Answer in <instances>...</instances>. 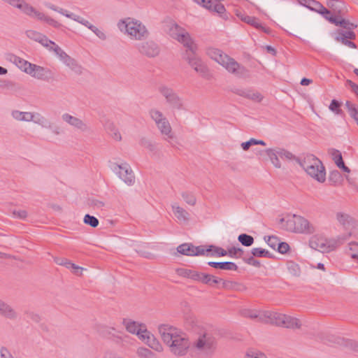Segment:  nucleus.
Returning <instances> with one entry per match:
<instances>
[{
	"label": "nucleus",
	"mask_w": 358,
	"mask_h": 358,
	"mask_svg": "<svg viewBox=\"0 0 358 358\" xmlns=\"http://www.w3.org/2000/svg\"><path fill=\"white\" fill-rule=\"evenodd\" d=\"M264 314V311H259L257 310L246 309L243 311V315L245 317L250 319H256L257 321L262 322V315Z\"/></svg>",
	"instance_id": "ea45409f"
},
{
	"label": "nucleus",
	"mask_w": 358,
	"mask_h": 358,
	"mask_svg": "<svg viewBox=\"0 0 358 358\" xmlns=\"http://www.w3.org/2000/svg\"><path fill=\"white\" fill-rule=\"evenodd\" d=\"M356 38L355 33L352 30L341 31L338 32V35L336 37L338 41H343L345 40H354Z\"/></svg>",
	"instance_id": "a18cd8bd"
},
{
	"label": "nucleus",
	"mask_w": 358,
	"mask_h": 358,
	"mask_svg": "<svg viewBox=\"0 0 358 358\" xmlns=\"http://www.w3.org/2000/svg\"><path fill=\"white\" fill-rule=\"evenodd\" d=\"M45 6L47 8H48L54 11H57V12L59 13L60 14L66 16V17L71 18L73 20H75L77 17V15L72 13H69L63 8H59L50 3H45Z\"/></svg>",
	"instance_id": "a19ab883"
},
{
	"label": "nucleus",
	"mask_w": 358,
	"mask_h": 358,
	"mask_svg": "<svg viewBox=\"0 0 358 358\" xmlns=\"http://www.w3.org/2000/svg\"><path fill=\"white\" fill-rule=\"evenodd\" d=\"M306 172L320 182H324L325 181V169L322 162L321 164H315L313 166L306 171Z\"/></svg>",
	"instance_id": "a211bd4d"
},
{
	"label": "nucleus",
	"mask_w": 358,
	"mask_h": 358,
	"mask_svg": "<svg viewBox=\"0 0 358 358\" xmlns=\"http://www.w3.org/2000/svg\"><path fill=\"white\" fill-rule=\"evenodd\" d=\"M283 318H286V315L265 310L262 317V322L282 327Z\"/></svg>",
	"instance_id": "dca6fc26"
},
{
	"label": "nucleus",
	"mask_w": 358,
	"mask_h": 358,
	"mask_svg": "<svg viewBox=\"0 0 358 358\" xmlns=\"http://www.w3.org/2000/svg\"><path fill=\"white\" fill-rule=\"evenodd\" d=\"M345 106L347 108L350 117H352L358 112V106H356L355 104L352 103L350 101H347Z\"/></svg>",
	"instance_id": "6e6d98bb"
},
{
	"label": "nucleus",
	"mask_w": 358,
	"mask_h": 358,
	"mask_svg": "<svg viewBox=\"0 0 358 358\" xmlns=\"http://www.w3.org/2000/svg\"><path fill=\"white\" fill-rule=\"evenodd\" d=\"M0 315L10 320H16L18 313L10 305L0 299Z\"/></svg>",
	"instance_id": "6ab92c4d"
},
{
	"label": "nucleus",
	"mask_w": 358,
	"mask_h": 358,
	"mask_svg": "<svg viewBox=\"0 0 358 358\" xmlns=\"http://www.w3.org/2000/svg\"><path fill=\"white\" fill-rule=\"evenodd\" d=\"M308 8L320 14L329 13V10L326 8L320 2L315 0L310 1V4L308 6Z\"/></svg>",
	"instance_id": "4c0bfd02"
},
{
	"label": "nucleus",
	"mask_w": 358,
	"mask_h": 358,
	"mask_svg": "<svg viewBox=\"0 0 358 358\" xmlns=\"http://www.w3.org/2000/svg\"><path fill=\"white\" fill-rule=\"evenodd\" d=\"M177 251L186 256L205 255L204 245L194 246L192 243H182L177 247Z\"/></svg>",
	"instance_id": "4468645a"
},
{
	"label": "nucleus",
	"mask_w": 358,
	"mask_h": 358,
	"mask_svg": "<svg viewBox=\"0 0 358 358\" xmlns=\"http://www.w3.org/2000/svg\"><path fill=\"white\" fill-rule=\"evenodd\" d=\"M234 92L238 96L247 98L255 102H261L263 99V96L261 93L251 89H236Z\"/></svg>",
	"instance_id": "412c9836"
},
{
	"label": "nucleus",
	"mask_w": 358,
	"mask_h": 358,
	"mask_svg": "<svg viewBox=\"0 0 358 358\" xmlns=\"http://www.w3.org/2000/svg\"><path fill=\"white\" fill-rule=\"evenodd\" d=\"M238 241L246 247L251 246L254 243V238L247 234H241L238 236Z\"/></svg>",
	"instance_id": "49530a36"
},
{
	"label": "nucleus",
	"mask_w": 358,
	"mask_h": 358,
	"mask_svg": "<svg viewBox=\"0 0 358 358\" xmlns=\"http://www.w3.org/2000/svg\"><path fill=\"white\" fill-rule=\"evenodd\" d=\"M208 265L210 266L221 270H227V271H237L238 266L231 262H208Z\"/></svg>",
	"instance_id": "cd10ccee"
},
{
	"label": "nucleus",
	"mask_w": 358,
	"mask_h": 358,
	"mask_svg": "<svg viewBox=\"0 0 358 358\" xmlns=\"http://www.w3.org/2000/svg\"><path fill=\"white\" fill-rule=\"evenodd\" d=\"M83 222L85 224H87L93 228L96 227L99 225V220L90 214H86L84 217Z\"/></svg>",
	"instance_id": "3c124183"
},
{
	"label": "nucleus",
	"mask_w": 358,
	"mask_h": 358,
	"mask_svg": "<svg viewBox=\"0 0 358 358\" xmlns=\"http://www.w3.org/2000/svg\"><path fill=\"white\" fill-rule=\"evenodd\" d=\"M158 92L165 99L166 103L171 108L178 110L183 108L182 99L173 88L166 85H161L158 87Z\"/></svg>",
	"instance_id": "0eeeda50"
},
{
	"label": "nucleus",
	"mask_w": 358,
	"mask_h": 358,
	"mask_svg": "<svg viewBox=\"0 0 358 358\" xmlns=\"http://www.w3.org/2000/svg\"><path fill=\"white\" fill-rule=\"evenodd\" d=\"M195 348L206 356H211L215 352L217 342L213 336L204 334L199 337L194 343Z\"/></svg>",
	"instance_id": "1a4fd4ad"
},
{
	"label": "nucleus",
	"mask_w": 358,
	"mask_h": 358,
	"mask_svg": "<svg viewBox=\"0 0 358 358\" xmlns=\"http://www.w3.org/2000/svg\"><path fill=\"white\" fill-rule=\"evenodd\" d=\"M55 262L61 266H64L65 267L70 268L71 266H74V264L71 262L69 260H68L66 258H59L56 257L55 258Z\"/></svg>",
	"instance_id": "13d9d810"
},
{
	"label": "nucleus",
	"mask_w": 358,
	"mask_h": 358,
	"mask_svg": "<svg viewBox=\"0 0 358 358\" xmlns=\"http://www.w3.org/2000/svg\"><path fill=\"white\" fill-rule=\"evenodd\" d=\"M299 320L286 315V318H283L282 327L292 329H299L301 327Z\"/></svg>",
	"instance_id": "f704fd0d"
},
{
	"label": "nucleus",
	"mask_w": 358,
	"mask_h": 358,
	"mask_svg": "<svg viewBox=\"0 0 358 358\" xmlns=\"http://www.w3.org/2000/svg\"><path fill=\"white\" fill-rule=\"evenodd\" d=\"M287 268L289 273L294 277H299L301 275V268L299 266L292 261L287 262Z\"/></svg>",
	"instance_id": "37998d69"
},
{
	"label": "nucleus",
	"mask_w": 358,
	"mask_h": 358,
	"mask_svg": "<svg viewBox=\"0 0 358 358\" xmlns=\"http://www.w3.org/2000/svg\"><path fill=\"white\" fill-rule=\"evenodd\" d=\"M31 121L34 122L35 124L41 125L42 127L52 129V124L44 116L38 113H33Z\"/></svg>",
	"instance_id": "2f4dec72"
},
{
	"label": "nucleus",
	"mask_w": 358,
	"mask_h": 358,
	"mask_svg": "<svg viewBox=\"0 0 358 358\" xmlns=\"http://www.w3.org/2000/svg\"><path fill=\"white\" fill-rule=\"evenodd\" d=\"M13 7L19 9L24 15L30 17L36 18L38 20L45 22L55 28L62 27V24L59 22L37 10L24 0H19L18 3H16Z\"/></svg>",
	"instance_id": "20e7f679"
},
{
	"label": "nucleus",
	"mask_w": 358,
	"mask_h": 358,
	"mask_svg": "<svg viewBox=\"0 0 358 358\" xmlns=\"http://www.w3.org/2000/svg\"><path fill=\"white\" fill-rule=\"evenodd\" d=\"M98 331L102 336L111 339L116 343H122L127 338V336L116 335L115 334L116 329L111 327L100 326L99 327Z\"/></svg>",
	"instance_id": "f3484780"
},
{
	"label": "nucleus",
	"mask_w": 358,
	"mask_h": 358,
	"mask_svg": "<svg viewBox=\"0 0 358 358\" xmlns=\"http://www.w3.org/2000/svg\"><path fill=\"white\" fill-rule=\"evenodd\" d=\"M122 324L128 332L136 334L140 339L145 342L150 348L156 350L161 348L159 343L154 338V336L147 330L144 324H140L129 319H124Z\"/></svg>",
	"instance_id": "7ed1b4c3"
},
{
	"label": "nucleus",
	"mask_w": 358,
	"mask_h": 358,
	"mask_svg": "<svg viewBox=\"0 0 358 358\" xmlns=\"http://www.w3.org/2000/svg\"><path fill=\"white\" fill-rule=\"evenodd\" d=\"M329 153L331 155L332 159L334 161L335 164L343 159L341 152L338 150L331 148L329 150Z\"/></svg>",
	"instance_id": "e2e57ef3"
},
{
	"label": "nucleus",
	"mask_w": 358,
	"mask_h": 358,
	"mask_svg": "<svg viewBox=\"0 0 358 358\" xmlns=\"http://www.w3.org/2000/svg\"><path fill=\"white\" fill-rule=\"evenodd\" d=\"M171 208L176 217L180 222H187L189 220V213L183 208L180 207L177 203L171 204Z\"/></svg>",
	"instance_id": "b1692460"
},
{
	"label": "nucleus",
	"mask_w": 358,
	"mask_h": 358,
	"mask_svg": "<svg viewBox=\"0 0 358 358\" xmlns=\"http://www.w3.org/2000/svg\"><path fill=\"white\" fill-rule=\"evenodd\" d=\"M7 59L13 63L15 64L16 66H17L21 70L24 71V72L25 70L29 69L30 66L32 65L31 63L13 54H9L7 57Z\"/></svg>",
	"instance_id": "c85d7f7f"
},
{
	"label": "nucleus",
	"mask_w": 358,
	"mask_h": 358,
	"mask_svg": "<svg viewBox=\"0 0 358 358\" xmlns=\"http://www.w3.org/2000/svg\"><path fill=\"white\" fill-rule=\"evenodd\" d=\"M192 269H187L184 268H178L176 269V273L181 277L190 278V275L192 273Z\"/></svg>",
	"instance_id": "052dcab7"
},
{
	"label": "nucleus",
	"mask_w": 358,
	"mask_h": 358,
	"mask_svg": "<svg viewBox=\"0 0 358 358\" xmlns=\"http://www.w3.org/2000/svg\"><path fill=\"white\" fill-rule=\"evenodd\" d=\"M25 34L29 38L38 42L42 45H47L46 43H51L45 35L35 30H27L26 31Z\"/></svg>",
	"instance_id": "a878e982"
},
{
	"label": "nucleus",
	"mask_w": 358,
	"mask_h": 358,
	"mask_svg": "<svg viewBox=\"0 0 358 358\" xmlns=\"http://www.w3.org/2000/svg\"><path fill=\"white\" fill-rule=\"evenodd\" d=\"M107 130L110 133V136L116 141H120L122 139V136L120 133L115 129V127L113 124H109L107 126Z\"/></svg>",
	"instance_id": "864d4df0"
},
{
	"label": "nucleus",
	"mask_w": 358,
	"mask_h": 358,
	"mask_svg": "<svg viewBox=\"0 0 358 358\" xmlns=\"http://www.w3.org/2000/svg\"><path fill=\"white\" fill-rule=\"evenodd\" d=\"M181 196L184 201L190 206H194L196 203V198L192 192H183L181 194Z\"/></svg>",
	"instance_id": "8fccbe9b"
},
{
	"label": "nucleus",
	"mask_w": 358,
	"mask_h": 358,
	"mask_svg": "<svg viewBox=\"0 0 358 358\" xmlns=\"http://www.w3.org/2000/svg\"><path fill=\"white\" fill-rule=\"evenodd\" d=\"M341 103L336 99H333L329 105V109L336 114H341L342 110L340 109Z\"/></svg>",
	"instance_id": "4d7b16f0"
},
{
	"label": "nucleus",
	"mask_w": 358,
	"mask_h": 358,
	"mask_svg": "<svg viewBox=\"0 0 358 358\" xmlns=\"http://www.w3.org/2000/svg\"><path fill=\"white\" fill-rule=\"evenodd\" d=\"M74 21L78 22L80 23L81 24L85 26L88 29H90L100 39H101V40H106V34L102 31L99 29L95 26L92 25L89 21H87V20L84 19L83 17H80L79 15H77V17H76V20Z\"/></svg>",
	"instance_id": "393cba45"
},
{
	"label": "nucleus",
	"mask_w": 358,
	"mask_h": 358,
	"mask_svg": "<svg viewBox=\"0 0 358 358\" xmlns=\"http://www.w3.org/2000/svg\"><path fill=\"white\" fill-rule=\"evenodd\" d=\"M309 244L310 248L322 252H328L331 250L330 246L328 245L323 239L313 238L310 241Z\"/></svg>",
	"instance_id": "bb28decb"
},
{
	"label": "nucleus",
	"mask_w": 358,
	"mask_h": 358,
	"mask_svg": "<svg viewBox=\"0 0 358 358\" xmlns=\"http://www.w3.org/2000/svg\"><path fill=\"white\" fill-rule=\"evenodd\" d=\"M158 330L163 342L169 347L173 355L177 357L187 355L190 347V341L185 333L168 324H160Z\"/></svg>",
	"instance_id": "f257e3e1"
},
{
	"label": "nucleus",
	"mask_w": 358,
	"mask_h": 358,
	"mask_svg": "<svg viewBox=\"0 0 358 358\" xmlns=\"http://www.w3.org/2000/svg\"><path fill=\"white\" fill-rule=\"evenodd\" d=\"M151 119L155 122L156 126L167 119L162 111L157 108H152L149 110Z\"/></svg>",
	"instance_id": "c9c22d12"
},
{
	"label": "nucleus",
	"mask_w": 358,
	"mask_h": 358,
	"mask_svg": "<svg viewBox=\"0 0 358 358\" xmlns=\"http://www.w3.org/2000/svg\"><path fill=\"white\" fill-rule=\"evenodd\" d=\"M251 253L254 257H272L271 254L266 250L261 248H255L251 250Z\"/></svg>",
	"instance_id": "09e8293b"
},
{
	"label": "nucleus",
	"mask_w": 358,
	"mask_h": 358,
	"mask_svg": "<svg viewBox=\"0 0 358 358\" xmlns=\"http://www.w3.org/2000/svg\"><path fill=\"white\" fill-rule=\"evenodd\" d=\"M243 253V250L240 248L231 247L227 250V255L231 257H237L238 254H239L238 256H241V255Z\"/></svg>",
	"instance_id": "680f3d73"
},
{
	"label": "nucleus",
	"mask_w": 358,
	"mask_h": 358,
	"mask_svg": "<svg viewBox=\"0 0 358 358\" xmlns=\"http://www.w3.org/2000/svg\"><path fill=\"white\" fill-rule=\"evenodd\" d=\"M244 261L246 264L254 266L255 267L259 268L261 266L259 261L255 259L253 255L247 259H245Z\"/></svg>",
	"instance_id": "774afa93"
},
{
	"label": "nucleus",
	"mask_w": 358,
	"mask_h": 358,
	"mask_svg": "<svg viewBox=\"0 0 358 358\" xmlns=\"http://www.w3.org/2000/svg\"><path fill=\"white\" fill-rule=\"evenodd\" d=\"M278 156L282 159H286L289 160L299 159V157H295L292 152L287 151L285 149H278L276 150Z\"/></svg>",
	"instance_id": "603ef678"
},
{
	"label": "nucleus",
	"mask_w": 358,
	"mask_h": 358,
	"mask_svg": "<svg viewBox=\"0 0 358 358\" xmlns=\"http://www.w3.org/2000/svg\"><path fill=\"white\" fill-rule=\"evenodd\" d=\"M157 127L165 141L170 143L174 138V133L168 119L161 122Z\"/></svg>",
	"instance_id": "4be33fe9"
},
{
	"label": "nucleus",
	"mask_w": 358,
	"mask_h": 358,
	"mask_svg": "<svg viewBox=\"0 0 358 358\" xmlns=\"http://www.w3.org/2000/svg\"><path fill=\"white\" fill-rule=\"evenodd\" d=\"M63 121L67 124L73 126V127L82 131H86L88 130L87 125L80 119L74 117L69 113H64L62 116Z\"/></svg>",
	"instance_id": "aec40b11"
},
{
	"label": "nucleus",
	"mask_w": 358,
	"mask_h": 358,
	"mask_svg": "<svg viewBox=\"0 0 358 358\" xmlns=\"http://www.w3.org/2000/svg\"><path fill=\"white\" fill-rule=\"evenodd\" d=\"M25 315H27V318L31 320L35 323H38L41 320V316L34 312L32 311H27L25 312Z\"/></svg>",
	"instance_id": "0e129e2a"
},
{
	"label": "nucleus",
	"mask_w": 358,
	"mask_h": 358,
	"mask_svg": "<svg viewBox=\"0 0 358 358\" xmlns=\"http://www.w3.org/2000/svg\"><path fill=\"white\" fill-rule=\"evenodd\" d=\"M280 221H285V229L295 233L313 234L315 231L314 227L310 224L308 220L300 215H293L286 220L282 218Z\"/></svg>",
	"instance_id": "423d86ee"
},
{
	"label": "nucleus",
	"mask_w": 358,
	"mask_h": 358,
	"mask_svg": "<svg viewBox=\"0 0 358 358\" xmlns=\"http://www.w3.org/2000/svg\"><path fill=\"white\" fill-rule=\"evenodd\" d=\"M25 73L37 79L43 80H48L51 76V72L49 69L34 64L30 66L29 69L25 70Z\"/></svg>",
	"instance_id": "2eb2a0df"
},
{
	"label": "nucleus",
	"mask_w": 358,
	"mask_h": 358,
	"mask_svg": "<svg viewBox=\"0 0 358 358\" xmlns=\"http://www.w3.org/2000/svg\"><path fill=\"white\" fill-rule=\"evenodd\" d=\"M222 288L227 290L244 291L246 287L243 284L232 280H226L222 278Z\"/></svg>",
	"instance_id": "7c9ffc66"
},
{
	"label": "nucleus",
	"mask_w": 358,
	"mask_h": 358,
	"mask_svg": "<svg viewBox=\"0 0 358 358\" xmlns=\"http://www.w3.org/2000/svg\"><path fill=\"white\" fill-rule=\"evenodd\" d=\"M349 250L350 257L354 259H358V243L356 242L350 243Z\"/></svg>",
	"instance_id": "5fc2aeb1"
},
{
	"label": "nucleus",
	"mask_w": 358,
	"mask_h": 358,
	"mask_svg": "<svg viewBox=\"0 0 358 358\" xmlns=\"http://www.w3.org/2000/svg\"><path fill=\"white\" fill-rule=\"evenodd\" d=\"M204 256H217L224 257L227 255V250H224L222 248L217 247L213 245L205 246L204 245Z\"/></svg>",
	"instance_id": "c756f323"
},
{
	"label": "nucleus",
	"mask_w": 358,
	"mask_h": 358,
	"mask_svg": "<svg viewBox=\"0 0 358 358\" xmlns=\"http://www.w3.org/2000/svg\"><path fill=\"white\" fill-rule=\"evenodd\" d=\"M329 180L333 185L337 186L341 184L343 181V176L338 171H332L329 173Z\"/></svg>",
	"instance_id": "c03bdc74"
},
{
	"label": "nucleus",
	"mask_w": 358,
	"mask_h": 358,
	"mask_svg": "<svg viewBox=\"0 0 358 358\" xmlns=\"http://www.w3.org/2000/svg\"><path fill=\"white\" fill-rule=\"evenodd\" d=\"M266 241L267 244L273 249H275V248L278 246V244L280 243L278 238L274 236H268V239L266 240Z\"/></svg>",
	"instance_id": "69168bd1"
},
{
	"label": "nucleus",
	"mask_w": 358,
	"mask_h": 358,
	"mask_svg": "<svg viewBox=\"0 0 358 358\" xmlns=\"http://www.w3.org/2000/svg\"><path fill=\"white\" fill-rule=\"evenodd\" d=\"M296 162L306 171L313 166L315 164H321V161L313 155H308L301 160L296 159Z\"/></svg>",
	"instance_id": "5701e85b"
},
{
	"label": "nucleus",
	"mask_w": 358,
	"mask_h": 358,
	"mask_svg": "<svg viewBox=\"0 0 358 358\" xmlns=\"http://www.w3.org/2000/svg\"><path fill=\"white\" fill-rule=\"evenodd\" d=\"M242 20L248 24H250L257 29H262L264 31V32H267V30L264 27H262L258 19L256 17L246 15L242 18Z\"/></svg>",
	"instance_id": "de8ad7c7"
},
{
	"label": "nucleus",
	"mask_w": 358,
	"mask_h": 358,
	"mask_svg": "<svg viewBox=\"0 0 358 358\" xmlns=\"http://www.w3.org/2000/svg\"><path fill=\"white\" fill-rule=\"evenodd\" d=\"M118 27L121 31L124 29L132 38L136 40H143L146 38L148 35V31L141 22L127 18L118 23Z\"/></svg>",
	"instance_id": "39448f33"
},
{
	"label": "nucleus",
	"mask_w": 358,
	"mask_h": 358,
	"mask_svg": "<svg viewBox=\"0 0 358 358\" xmlns=\"http://www.w3.org/2000/svg\"><path fill=\"white\" fill-rule=\"evenodd\" d=\"M203 273H204L199 272L195 270H192L189 279H192L194 281H198V282H201V280H202Z\"/></svg>",
	"instance_id": "338daca9"
},
{
	"label": "nucleus",
	"mask_w": 358,
	"mask_h": 358,
	"mask_svg": "<svg viewBox=\"0 0 358 358\" xmlns=\"http://www.w3.org/2000/svg\"><path fill=\"white\" fill-rule=\"evenodd\" d=\"M139 143L141 146L148 148L150 151L154 150L155 148V145L149 139L146 138H141Z\"/></svg>",
	"instance_id": "bf43d9fd"
},
{
	"label": "nucleus",
	"mask_w": 358,
	"mask_h": 358,
	"mask_svg": "<svg viewBox=\"0 0 358 358\" xmlns=\"http://www.w3.org/2000/svg\"><path fill=\"white\" fill-rule=\"evenodd\" d=\"M169 35L178 42L183 44L189 51L194 52L196 45L194 43L189 33L177 24H172L169 31Z\"/></svg>",
	"instance_id": "6e6552de"
},
{
	"label": "nucleus",
	"mask_w": 358,
	"mask_h": 358,
	"mask_svg": "<svg viewBox=\"0 0 358 358\" xmlns=\"http://www.w3.org/2000/svg\"><path fill=\"white\" fill-rule=\"evenodd\" d=\"M266 155L269 157L271 163L275 168L280 169L281 167V164L278 159V155L275 150L268 148L264 151Z\"/></svg>",
	"instance_id": "58836bf2"
},
{
	"label": "nucleus",
	"mask_w": 358,
	"mask_h": 358,
	"mask_svg": "<svg viewBox=\"0 0 358 358\" xmlns=\"http://www.w3.org/2000/svg\"><path fill=\"white\" fill-rule=\"evenodd\" d=\"M137 49L141 55L150 58L158 56L160 52L158 45L152 41L138 43Z\"/></svg>",
	"instance_id": "f8f14e48"
},
{
	"label": "nucleus",
	"mask_w": 358,
	"mask_h": 358,
	"mask_svg": "<svg viewBox=\"0 0 358 358\" xmlns=\"http://www.w3.org/2000/svg\"><path fill=\"white\" fill-rule=\"evenodd\" d=\"M63 63L76 74L81 75L83 73V67L77 62L76 59L71 57L70 56H69Z\"/></svg>",
	"instance_id": "473e14b6"
},
{
	"label": "nucleus",
	"mask_w": 358,
	"mask_h": 358,
	"mask_svg": "<svg viewBox=\"0 0 358 358\" xmlns=\"http://www.w3.org/2000/svg\"><path fill=\"white\" fill-rule=\"evenodd\" d=\"M330 22L336 26H340L346 30H353L357 27L356 24L350 22L349 20L340 19L338 17H337V19L330 20Z\"/></svg>",
	"instance_id": "72a5a7b5"
},
{
	"label": "nucleus",
	"mask_w": 358,
	"mask_h": 358,
	"mask_svg": "<svg viewBox=\"0 0 358 358\" xmlns=\"http://www.w3.org/2000/svg\"><path fill=\"white\" fill-rule=\"evenodd\" d=\"M222 281V278H217L213 275L204 273L201 282L205 285L213 286L215 284H219Z\"/></svg>",
	"instance_id": "79ce46f5"
},
{
	"label": "nucleus",
	"mask_w": 358,
	"mask_h": 358,
	"mask_svg": "<svg viewBox=\"0 0 358 358\" xmlns=\"http://www.w3.org/2000/svg\"><path fill=\"white\" fill-rule=\"evenodd\" d=\"M196 50V48L194 49V52H192L187 48L185 58L188 61L189 64L197 73H200L202 76H206L208 71V67L195 55Z\"/></svg>",
	"instance_id": "9b49d317"
},
{
	"label": "nucleus",
	"mask_w": 358,
	"mask_h": 358,
	"mask_svg": "<svg viewBox=\"0 0 358 358\" xmlns=\"http://www.w3.org/2000/svg\"><path fill=\"white\" fill-rule=\"evenodd\" d=\"M33 113L13 110L11 115L17 121L31 122Z\"/></svg>",
	"instance_id": "e433bc0d"
},
{
	"label": "nucleus",
	"mask_w": 358,
	"mask_h": 358,
	"mask_svg": "<svg viewBox=\"0 0 358 358\" xmlns=\"http://www.w3.org/2000/svg\"><path fill=\"white\" fill-rule=\"evenodd\" d=\"M336 218L345 230L350 231L348 234V237L352 235L353 230L358 229V222L350 215L343 213H338Z\"/></svg>",
	"instance_id": "ddd939ff"
},
{
	"label": "nucleus",
	"mask_w": 358,
	"mask_h": 358,
	"mask_svg": "<svg viewBox=\"0 0 358 358\" xmlns=\"http://www.w3.org/2000/svg\"><path fill=\"white\" fill-rule=\"evenodd\" d=\"M207 55L218 64L222 65L226 70L235 75L238 78H248L250 76V71L244 66L238 63L234 59L219 49L209 48L206 50Z\"/></svg>",
	"instance_id": "f03ea898"
},
{
	"label": "nucleus",
	"mask_w": 358,
	"mask_h": 358,
	"mask_svg": "<svg viewBox=\"0 0 358 358\" xmlns=\"http://www.w3.org/2000/svg\"><path fill=\"white\" fill-rule=\"evenodd\" d=\"M113 171L118 175L127 185H132L135 182V176L130 166L127 164H115Z\"/></svg>",
	"instance_id": "9d476101"
}]
</instances>
